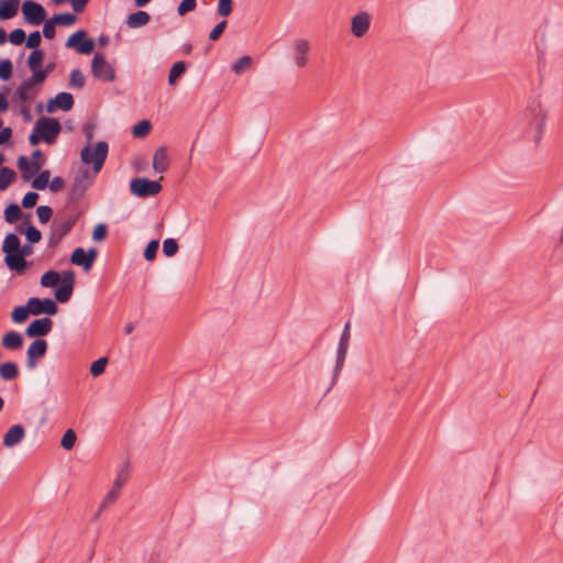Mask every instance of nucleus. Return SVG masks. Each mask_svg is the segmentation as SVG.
Masks as SVG:
<instances>
[{
	"mask_svg": "<svg viewBox=\"0 0 563 563\" xmlns=\"http://www.w3.org/2000/svg\"><path fill=\"white\" fill-rule=\"evenodd\" d=\"M2 252L5 254L4 263L7 266L15 271L18 274H23L29 263L20 252V239L13 233H9L3 241Z\"/></svg>",
	"mask_w": 563,
	"mask_h": 563,
	"instance_id": "obj_1",
	"label": "nucleus"
},
{
	"mask_svg": "<svg viewBox=\"0 0 563 563\" xmlns=\"http://www.w3.org/2000/svg\"><path fill=\"white\" fill-rule=\"evenodd\" d=\"M108 144L104 141L98 142L93 152L89 146H86L80 153L81 161L85 164H92L93 172L97 174L101 170L104 164L108 155Z\"/></svg>",
	"mask_w": 563,
	"mask_h": 563,
	"instance_id": "obj_2",
	"label": "nucleus"
},
{
	"mask_svg": "<svg viewBox=\"0 0 563 563\" xmlns=\"http://www.w3.org/2000/svg\"><path fill=\"white\" fill-rule=\"evenodd\" d=\"M77 217H68L66 219H56L51 225V234L48 239V246H57L64 236H66L74 228Z\"/></svg>",
	"mask_w": 563,
	"mask_h": 563,
	"instance_id": "obj_3",
	"label": "nucleus"
},
{
	"mask_svg": "<svg viewBox=\"0 0 563 563\" xmlns=\"http://www.w3.org/2000/svg\"><path fill=\"white\" fill-rule=\"evenodd\" d=\"M60 124L55 118L42 117L36 121L35 132H38L44 142L53 144L60 133Z\"/></svg>",
	"mask_w": 563,
	"mask_h": 563,
	"instance_id": "obj_4",
	"label": "nucleus"
},
{
	"mask_svg": "<svg viewBox=\"0 0 563 563\" xmlns=\"http://www.w3.org/2000/svg\"><path fill=\"white\" fill-rule=\"evenodd\" d=\"M91 73L93 77L106 82H112L115 79L114 68L101 54H96L92 58Z\"/></svg>",
	"mask_w": 563,
	"mask_h": 563,
	"instance_id": "obj_5",
	"label": "nucleus"
},
{
	"mask_svg": "<svg viewBox=\"0 0 563 563\" xmlns=\"http://www.w3.org/2000/svg\"><path fill=\"white\" fill-rule=\"evenodd\" d=\"M130 189L134 196L145 198L159 194L162 185L159 181L147 178H134L130 183Z\"/></svg>",
	"mask_w": 563,
	"mask_h": 563,
	"instance_id": "obj_6",
	"label": "nucleus"
},
{
	"mask_svg": "<svg viewBox=\"0 0 563 563\" xmlns=\"http://www.w3.org/2000/svg\"><path fill=\"white\" fill-rule=\"evenodd\" d=\"M92 177L87 168L79 169L70 188L69 198L71 201L79 200L86 190L91 186Z\"/></svg>",
	"mask_w": 563,
	"mask_h": 563,
	"instance_id": "obj_7",
	"label": "nucleus"
},
{
	"mask_svg": "<svg viewBox=\"0 0 563 563\" xmlns=\"http://www.w3.org/2000/svg\"><path fill=\"white\" fill-rule=\"evenodd\" d=\"M22 12L26 22L38 25L45 21V9L37 2L25 1L22 4Z\"/></svg>",
	"mask_w": 563,
	"mask_h": 563,
	"instance_id": "obj_8",
	"label": "nucleus"
},
{
	"mask_svg": "<svg viewBox=\"0 0 563 563\" xmlns=\"http://www.w3.org/2000/svg\"><path fill=\"white\" fill-rule=\"evenodd\" d=\"M66 46L76 47L80 54L89 55L93 52L95 43L92 40H87L86 32L80 30L68 37Z\"/></svg>",
	"mask_w": 563,
	"mask_h": 563,
	"instance_id": "obj_9",
	"label": "nucleus"
},
{
	"mask_svg": "<svg viewBox=\"0 0 563 563\" xmlns=\"http://www.w3.org/2000/svg\"><path fill=\"white\" fill-rule=\"evenodd\" d=\"M75 284V273L73 271L64 272L59 287L55 290V298L59 302H67L73 294Z\"/></svg>",
	"mask_w": 563,
	"mask_h": 563,
	"instance_id": "obj_10",
	"label": "nucleus"
},
{
	"mask_svg": "<svg viewBox=\"0 0 563 563\" xmlns=\"http://www.w3.org/2000/svg\"><path fill=\"white\" fill-rule=\"evenodd\" d=\"M31 313L34 316H38L42 313H46L49 316L57 313V305L51 298L40 299L36 297H32L27 300Z\"/></svg>",
	"mask_w": 563,
	"mask_h": 563,
	"instance_id": "obj_11",
	"label": "nucleus"
},
{
	"mask_svg": "<svg viewBox=\"0 0 563 563\" xmlns=\"http://www.w3.org/2000/svg\"><path fill=\"white\" fill-rule=\"evenodd\" d=\"M97 257V250L89 249L87 252L82 247L74 250L70 256L73 264L81 266L85 271H89Z\"/></svg>",
	"mask_w": 563,
	"mask_h": 563,
	"instance_id": "obj_12",
	"label": "nucleus"
},
{
	"mask_svg": "<svg viewBox=\"0 0 563 563\" xmlns=\"http://www.w3.org/2000/svg\"><path fill=\"white\" fill-rule=\"evenodd\" d=\"M47 351V342L42 339H37L31 343L26 351V366L34 368L37 365V360L43 357Z\"/></svg>",
	"mask_w": 563,
	"mask_h": 563,
	"instance_id": "obj_13",
	"label": "nucleus"
},
{
	"mask_svg": "<svg viewBox=\"0 0 563 563\" xmlns=\"http://www.w3.org/2000/svg\"><path fill=\"white\" fill-rule=\"evenodd\" d=\"M311 49L310 43L305 38H297L292 43L294 60L297 67L303 68L308 64V54Z\"/></svg>",
	"mask_w": 563,
	"mask_h": 563,
	"instance_id": "obj_14",
	"label": "nucleus"
},
{
	"mask_svg": "<svg viewBox=\"0 0 563 563\" xmlns=\"http://www.w3.org/2000/svg\"><path fill=\"white\" fill-rule=\"evenodd\" d=\"M52 328L53 321L49 318L36 319L27 325L25 334L29 338H40L48 334Z\"/></svg>",
	"mask_w": 563,
	"mask_h": 563,
	"instance_id": "obj_15",
	"label": "nucleus"
},
{
	"mask_svg": "<svg viewBox=\"0 0 563 563\" xmlns=\"http://www.w3.org/2000/svg\"><path fill=\"white\" fill-rule=\"evenodd\" d=\"M74 106V97L69 92H59L55 98L49 99L46 104L47 112H55L57 109L69 111Z\"/></svg>",
	"mask_w": 563,
	"mask_h": 563,
	"instance_id": "obj_16",
	"label": "nucleus"
},
{
	"mask_svg": "<svg viewBox=\"0 0 563 563\" xmlns=\"http://www.w3.org/2000/svg\"><path fill=\"white\" fill-rule=\"evenodd\" d=\"M371 25V16L367 12H360L352 18L351 32L356 37H363Z\"/></svg>",
	"mask_w": 563,
	"mask_h": 563,
	"instance_id": "obj_17",
	"label": "nucleus"
},
{
	"mask_svg": "<svg viewBox=\"0 0 563 563\" xmlns=\"http://www.w3.org/2000/svg\"><path fill=\"white\" fill-rule=\"evenodd\" d=\"M25 437V430L21 424H13L3 435V445L13 448L19 444Z\"/></svg>",
	"mask_w": 563,
	"mask_h": 563,
	"instance_id": "obj_18",
	"label": "nucleus"
},
{
	"mask_svg": "<svg viewBox=\"0 0 563 563\" xmlns=\"http://www.w3.org/2000/svg\"><path fill=\"white\" fill-rule=\"evenodd\" d=\"M18 167L22 172V177L25 181L30 180L32 176L37 174L41 169L40 162H30L26 156L18 158Z\"/></svg>",
	"mask_w": 563,
	"mask_h": 563,
	"instance_id": "obj_19",
	"label": "nucleus"
},
{
	"mask_svg": "<svg viewBox=\"0 0 563 563\" xmlns=\"http://www.w3.org/2000/svg\"><path fill=\"white\" fill-rule=\"evenodd\" d=\"M169 166V157L165 147H158L153 155V168L157 173H164Z\"/></svg>",
	"mask_w": 563,
	"mask_h": 563,
	"instance_id": "obj_20",
	"label": "nucleus"
},
{
	"mask_svg": "<svg viewBox=\"0 0 563 563\" xmlns=\"http://www.w3.org/2000/svg\"><path fill=\"white\" fill-rule=\"evenodd\" d=\"M529 113L532 115V125L539 133H541L545 123L547 113L544 112L540 103L531 106L529 109Z\"/></svg>",
	"mask_w": 563,
	"mask_h": 563,
	"instance_id": "obj_21",
	"label": "nucleus"
},
{
	"mask_svg": "<svg viewBox=\"0 0 563 563\" xmlns=\"http://www.w3.org/2000/svg\"><path fill=\"white\" fill-rule=\"evenodd\" d=\"M2 345L8 350H19L23 345V338L19 332L9 331L2 336Z\"/></svg>",
	"mask_w": 563,
	"mask_h": 563,
	"instance_id": "obj_22",
	"label": "nucleus"
},
{
	"mask_svg": "<svg viewBox=\"0 0 563 563\" xmlns=\"http://www.w3.org/2000/svg\"><path fill=\"white\" fill-rule=\"evenodd\" d=\"M19 0H0V20H8L18 13Z\"/></svg>",
	"mask_w": 563,
	"mask_h": 563,
	"instance_id": "obj_23",
	"label": "nucleus"
},
{
	"mask_svg": "<svg viewBox=\"0 0 563 563\" xmlns=\"http://www.w3.org/2000/svg\"><path fill=\"white\" fill-rule=\"evenodd\" d=\"M151 20V16L145 11H137L128 16L126 24L131 29H137L147 24Z\"/></svg>",
	"mask_w": 563,
	"mask_h": 563,
	"instance_id": "obj_24",
	"label": "nucleus"
},
{
	"mask_svg": "<svg viewBox=\"0 0 563 563\" xmlns=\"http://www.w3.org/2000/svg\"><path fill=\"white\" fill-rule=\"evenodd\" d=\"M0 376L4 380H12L19 376V367L13 362H7L0 366Z\"/></svg>",
	"mask_w": 563,
	"mask_h": 563,
	"instance_id": "obj_25",
	"label": "nucleus"
},
{
	"mask_svg": "<svg viewBox=\"0 0 563 563\" xmlns=\"http://www.w3.org/2000/svg\"><path fill=\"white\" fill-rule=\"evenodd\" d=\"M16 178V173L10 167L0 168V190H5Z\"/></svg>",
	"mask_w": 563,
	"mask_h": 563,
	"instance_id": "obj_26",
	"label": "nucleus"
},
{
	"mask_svg": "<svg viewBox=\"0 0 563 563\" xmlns=\"http://www.w3.org/2000/svg\"><path fill=\"white\" fill-rule=\"evenodd\" d=\"M121 494V490L117 489L112 486V488L109 490V493L104 496L103 500L101 501L100 508L98 512L96 514V518H98L102 510L111 506L115 500L119 498Z\"/></svg>",
	"mask_w": 563,
	"mask_h": 563,
	"instance_id": "obj_27",
	"label": "nucleus"
},
{
	"mask_svg": "<svg viewBox=\"0 0 563 563\" xmlns=\"http://www.w3.org/2000/svg\"><path fill=\"white\" fill-rule=\"evenodd\" d=\"M22 217V211L16 203H10L4 210V219L8 223H15Z\"/></svg>",
	"mask_w": 563,
	"mask_h": 563,
	"instance_id": "obj_28",
	"label": "nucleus"
},
{
	"mask_svg": "<svg viewBox=\"0 0 563 563\" xmlns=\"http://www.w3.org/2000/svg\"><path fill=\"white\" fill-rule=\"evenodd\" d=\"M44 59V52L42 49H34L27 58V66L31 70H36L37 68H42Z\"/></svg>",
	"mask_w": 563,
	"mask_h": 563,
	"instance_id": "obj_29",
	"label": "nucleus"
},
{
	"mask_svg": "<svg viewBox=\"0 0 563 563\" xmlns=\"http://www.w3.org/2000/svg\"><path fill=\"white\" fill-rule=\"evenodd\" d=\"M62 282L59 273L48 271L41 277V285L43 287H55Z\"/></svg>",
	"mask_w": 563,
	"mask_h": 563,
	"instance_id": "obj_30",
	"label": "nucleus"
},
{
	"mask_svg": "<svg viewBox=\"0 0 563 563\" xmlns=\"http://www.w3.org/2000/svg\"><path fill=\"white\" fill-rule=\"evenodd\" d=\"M30 313H31V309H30V306L27 302L26 306L15 307L12 311L11 317L15 323H22L27 319Z\"/></svg>",
	"mask_w": 563,
	"mask_h": 563,
	"instance_id": "obj_31",
	"label": "nucleus"
},
{
	"mask_svg": "<svg viewBox=\"0 0 563 563\" xmlns=\"http://www.w3.org/2000/svg\"><path fill=\"white\" fill-rule=\"evenodd\" d=\"M151 128L152 125L150 121L142 120L133 126L132 134L136 139L144 137L151 132Z\"/></svg>",
	"mask_w": 563,
	"mask_h": 563,
	"instance_id": "obj_32",
	"label": "nucleus"
},
{
	"mask_svg": "<svg viewBox=\"0 0 563 563\" xmlns=\"http://www.w3.org/2000/svg\"><path fill=\"white\" fill-rule=\"evenodd\" d=\"M186 71V64L185 62H176L170 70H169V75H168V82L169 85H174L177 79Z\"/></svg>",
	"mask_w": 563,
	"mask_h": 563,
	"instance_id": "obj_33",
	"label": "nucleus"
},
{
	"mask_svg": "<svg viewBox=\"0 0 563 563\" xmlns=\"http://www.w3.org/2000/svg\"><path fill=\"white\" fill-rule=\"evenodd\" d=\"M51 173L49 170H43L40 175L32 181V187L37 190H44L49 184Z\"/></svg>",
	"mask_w": 563,
	"mask_h": 563,
	"instance_id": "obj_34",
	"label": "nucleus"
},
{
	"mask_svg": "<svg viewBox=\"0 0 563 563\" xmlns=\"http://www.w3.org/2000/svg\"><path fill=\"white\" fill-rule=\"evenodd\" d=\"M70 86L81 89L85 86L86 79L79 69H73L69 75Z\"/></svg>",
	"mask_w": 563,
	"mask_h": 563,
	"instance_id": "obj_35",
	"label": "nucleus"
},
{
	"mask_svg": "<svg viewBox=\"0 0 563 563\" xmlns=\"http://www.w3.org/2000/svg\"><path fill=\"white\" fill-rule=\"evenodd\" d=\"M107 364H108L107 357H100L97 361H95L90 366L91 375L95 377L100 376L106 371Z\"/></svg>",
	"mask_w": 563,
	"mask_h": 563,
	"instance_id": "obj_36",
	"label": "nucleus"
},
{
	"mask_svg": "<svg viewBox=\"0 0 563 563\" xmlns=\"http://www.w3.org/2000/svg\"><path fill=\"white\" fill-rule=\"evenodd\" d=\"M53 21L59 25H71L76 22V15L73 13H59L55 14Z\"/></svg>",
	"mask_w": 563,
	"mask_h": 563,
	"instance_id": "obj_37",
	"label": "nucleus"
},
{
	"mask_svg": "<svg viewBox=\"0 0 563 563\" xmlns=\"http://www.w3.org/2000/svg\"><path fill=\"white\" fill-rule=\"evenodd\" d=\"M76 433L73 429H68L63 438H62V441H60V445L65 449V450H70L73 449L75 442H76Z\"/></svg>",
	"mask_w": 563,
	"mask_h": 563,
	"instance_id": "obj_38",
	"label": "nucleus"
},
{
	"mask_svg": "<svg viewBox=\"0 0 563 563\" xmlns=\"http://www.w3.org/2000/svg\"><path fill=\"white\" fill-rule=\"evenodd\" d=\"M252 65V58L250 56H243L239 58L233 65L232 70L235 74H241Z\"/></svg>",
	"mask_w": 563,
	"mask_h": 563,
	"instance_id": "obj_39",
	"label": "nucleus"
},
{
	"mask_svg": "<svg viewBox=\"0 0 563 563\" xmlns=\"http://www.w3.org/2000/svg\"><path fill=\"white\" fill-rule=\"evenodd\" d=\"M178 252V243L175 239H166L163 243V253L165 256H174Z\"/></svg>",
	"mask_w": 563,
	"mask_h": 563,
	"instance_id": "obj_40",
	"label": "nucleus"
},
{
	"mask_svg": "<svg viewBox=\"0 0 563 563\" xmlns=\"http://www.w3.org/2000/svg\"><path fill=\"white\" fill-rule=\"evenodd\" d=\"M233 0H219L217 12L220 16L227 18L232 13Z\"/></svg>",
	"mask_w": 563,
	"mask_h": 563,
	"instance_id": "obj_41",
	"label": "nucleus"
},
{
	"mask_svg": "<svg viewBox=\"0 0 563 563\" xmlns=\"http://www.w3.org/2000/svg\"><path fill=\"white\" fill-rule=\"evenodd\" d=\"M12 63L10 59H3L0 62V79L8 80L12 77Z\"/></svg>",
	"mask_w": 563,
	"mask_h": 563,
	"instance_id": "obj_42",
	"label": "nucleus"
},
{
	"mask_svg": "<svg viewBox=\"0 0 563 563\" xmlns=\"http://www.w3.org/2000/svg\"><path fill=\"white\" fill-rule=\"evenodd\" d=\"M36 214L41 223H47L53 216V209L48 206H40L36 209Z\"/></svg>",
	"mask_w": 563,
	"mask_h": 563,
	"instance_id": "obj_43",
	"label": "nucleus"
},
{
	"mask_svg": "<svg viewBox=\"0 0 563 563\" xmlns=\"http://www.w3.org/2000/svg\"><path fill=\"white\" fill-rule=\"evenodd\" d=\"M158 246H159L158 241H157V240H152V241L147 244V246H146V249H145V251H144V258H145L146 261H153V260H155L156 254H157Z\"/></svg>",
	"mask_w": 563,
	"mask_h": 563,
	"instance_id": "obj_44",
	"label": "nucleus"
},
{
	"mask_svg": "<svg viewBox=\"0 0 563 563\" xmlns=\"http://www.w3.org/2000/svg\"><path fill=\"white\" fill-rule=\"evenodd\" d=\"M197 1L196 0H183L178 5L177 12L179 15H185L190 11L196 9Z\"/></svg>",
	"mask_w": 563,
	"mask_h": 563,
	"instance_id": "obj_45",
	"label": "nucleus"
},
{
	"mask_svg": "<svg viewBox=\"0 0 563 563\" xmlns=\"http://www.w3.org/2000/svg\"><path fill=\"white\" fill-rule=\"evenodd\" d=\"M24 233L30 243H37L42 239L41 232L33 225H29Z\"/></svg>",
	"mask_w": 563,
	"mask_h": 563,
	"instance_id": "obj_46",
	"label": "nucleus"
},
{
	"mask_svg": "<svg viewBox=\"0 0 563 563\" xmlns=\"http://www.w3.org/2000/svg\"><path fill=\"white\" fill-rule=\"evenodd\" d=\"M56 33V23L53 21V19H48L45 21L43 26V35L45 38L52 40L55 36Z\"/></svg>",
	"mask_w": 563,
	"mask_h": 563,
	"instance_id": "obj_47",
	"label": "nucleus"
},
{
	"mask_svg": "<svg viewBox=\"0 0 563 563\" xmlns=\"http://www.w3.org/2000/svg\"><path fill=\"white\" fill-rule=\"evenodd\" d=\"M228 25V22L225 20L219 22L209 33V38L211 41H218L222 33L224 32L225 27Z\"/></svg>",
	"mask_w": 563,
	"mask_h": 563,
	"instance_id": "obj_48",
	"label": "nucleus"
},
{
	"mask_svg": "<svg viewBox=\"0 0 563 563\" xmlns=\"http://www.w3.org/2000/svg\"><path fill=\"white\" fill-rule=\"evenodd\" d=\"M9 40L13 45H21L25 41V32L22 29H15L10 33Z\"/></svg>",
	"mask_w": 563,
	"mask_h": 563,
	"instance_id": "obj_49",
	"label": "nucleus"
},
{
	"mask_svg": "<svg viewBox=\"0 0 563 563\" xmlns=\"http://www.w3.org/2000/svg\"><path fill=\"white\" fill-rule=\"evenodd\" d=\"M129 481V471L128 470H121L115 479H114V483H113V487H115L117 489L121 490L122 487L126 484V482Z\"/></svg>",
	"mask_w": 563,
	"mask_h": 563,
	"instance_id": "obj_50",
	"label": "nucleus"
},
{
	"mask_svg": "<svg viewBox=\"0 0 563 563\" xmlns=\"http://www.w3.org/2000/svg\"><path fill=\"white\" fill-rule=\"evenodd\" d=\"M41 41L42 38L40 32L34 31L29 35L26 40V47L37 49V47L41 45Z\"/></svg>",
	"mask_w": 563,
	"mask_h": 563,
	"instance_id": "obj_51",
	"label": "nucleus"
},
{
	"mask_svg": "<svg viewBox=\"0 0 563 563\" xmlns=\"http://www.w3.org/2000/svg\"><path fill=\"white\" fill-rule=\"evenodd\" d=\"M107 233H108V228L106 224H103V223L97 224L92 232V239L95 241H102L106 239Z\"/></svg>",
	"mask_w": 563,
	"mask_h": 563,
	"instance_id": "obj_52",
	"label": "nucleus"
},
{
	"mask_svg": "<svg viewBox=\"0 0 563 563\" xmlns=\"http://www.w3.org/2000/svg\"><path fill=\"white\" fill-rule=\"evenodd\" d=\"M38 195L36 192H27L22 199V207L26 209L33 208L36 205Z\"/></svg>",
	"mask_w": 563,
	"mask_h": 563,
	"instance_id": "obj_53",
	"label": "nucleus"
},
{
	"mask_svg": "<svg viewBox=\"0 0 563 563\" xmlns=\"http://www.w3.org/2000/svg\"><path fill=\"white\" fill-rule=\"evenodd\" d=\"M350 328H351V323L346 322L345 327L343 329V333H342L341 339H340V343H339L340 347L349 349V341H350V336H351Z\"/></svg>",
	"mask_w": 563,
	"mask_h": 563,
	"instance_id": "obj_54",
	"label": "nucleus"
},
{
	"mask_svg": "<svg viewBox=\"0 0 563 563\" xmlns=\"http://www.w3.org/2000/svg\"><path fill=\"white\" fill-rule=\"evenodd\" d=\"M32 71V81H36L37 85H41L42 82L45 81L46 77H47V70H43V68H37L36 70H31Z\"/></svg>",
	"mask_w": 563,
	"mask_h": 563,
	"instance_id": "obj_55",
	"label": "nucleus"
},
{
	"mask_svg": "<svg viewBox=\"0 0 563 563\" xmlns=\"http://www.w3.org/2000/svg\"><path fill=\"white\" fill-rule=\"evenodd\" d=\"M346 353H347L346 347H340V346L338 347L335 373H338L342 368L344 361H345Z\"/></svg>",
	"mask_w": 563,
	"mask_h": 563,
	"instance_id": "obj_56",
	"label": "nucleus"
},
{
	"mask_svg": "<svg viewBox=\"0 0 563 563\" xmlns=\"http://www.w3.org/2000/svg\"><path fill=\"white\" fill-rule=\"evenodd\" d=\"M64 186H65L64 179L60 177H54L52 179V181L49 183V188L54 192H58V191L63 190Z\"/></svg>",
	"mask_w": 563,
	"mask_h": 563,
	"instance_id": "obj_57",
	"label": "nucleus"
},
{
	"mask_svg": "<svg viewBox=\"0 0 563 563\" xmlns=\"http://www.w3.org/2000/svg\"><path fill=\"white\" fill-rule=\"evenodd\" d=\"M15 96L23 102H27L32 98V96L29 93V90H25L22 86L16 88Z\"/></svg>",
	"mask_w": 563,
	"mask_h": 563,
	"instance_id": "obj_58",
	"label": "nucleus"
},
{
	"mask_svg": "<svg viewBox=\"0 0 563 563\" xmlns=\"http://www.w3.org/2000/svg\"><path fill=\"white\" fill-rule=\"evenodd\" d=\"M88 2L89 0H70L73 9L77 13H81L85 10Z\"/></svg>",
	"mask_w": 563,
	"mask_h": 563,
	"instance_id": "obj_59",
	"label": "nucleus"
},
{
	"mask_svg": "<svg viewBox=\"0 0 563 563\" xmlns=\"http://www.w3.org/2000/svg\"><path fill=\"white\" fill-rule=\"evenodd\" d=\"M12 135V130L10 128H3L0 131V145L7 143Z\"/></svg>",
	"mask_w": 563,
	"mask_h": 563,
	"instance_id": "obj_60",
	"label": "nucleus"
},
{
	"mask_svg": "<svg viewBox=\"0 0 563 563\" xmlns=\"http://www.w3.org/2000/svg\"><path fill=\"white\" fill-rule=\"evenodd\" d=\"M41 140H43L41 134L38 132H35V129H34L33 133L29 137V142L32 145H37L41 142Z\"/></svg>",
	"mask_w": 563,
	"mask_h": 563,
	"instance_id": "obj_61",
	"label": "nucleus"
},
{
	"mask_svg": "<svg viewBox=\"0 0 563 563\" xmlns=\"http://www.w3.org/2000/svg\"><path fill=\"white\" fill-rule=\"evenodd\" d=\"M20 252H21L22 256L25 258L33 254V247L27 244H25V245L20 244Z\"/></svg>",
	"mask_w": 563,
	"mask_h": 563,
	"instance_id": "obj_62",
	"label": "nucleus"
},
{
	"mask_svg": "<svg viewBox=\"0 0 563 563\" xmlns=\"http://www.w3.org/2000/svg\"><path fill=\"white\" fill-rule=\"evenodd\" d=\"M35 85H37L36 81H32V77L25 79L22 81L20 86H22L25 90H31Z\"/></svg>",
	"mask_w": 563,
	"mask_h": 563,
	"instance_id": "obj_63",
	"label": "nucleus"
},
{
	"mask_svg": "<svg viewBox=\"0 0 563 563\" xmlns=\"http://www.w3.org/2000/svg\"><path fill=\"white\" fill-rule=\"evenodd\" d=\"M9 108V103H8V100L5 98V96L0 92V112H5Z\"/></svg>",
	"mask_w": 563,
	"mask_h": 563,
	"instance_id": "obj_64",
	"label": "nucleus"
}]
</instances>
